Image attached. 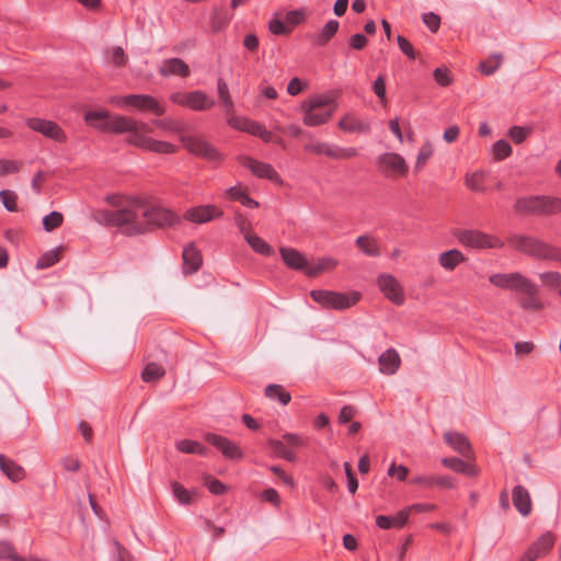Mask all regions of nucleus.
Returning a JSON list of instances; mask_svg holds the SVG:
<instances>
[{
	"label": "nucleus",
	"mask_w": 561,
	"mask_h": 561,
	"mask_svg": "<svg viewBox=\"0 0 561 561\" xmlns=\"http://www.w3.org/2000/svg\"><path fill=\"white\" fill-rule=\"evenodd\" d=\"M96 220L107 226L118 227L126 234L142 233L153 227H171L179 217L171 210L144 205L140 201H129L116 209L98 211Z\"/></svg>",
	"instance_id": "1"
},
{
	"label": "nucleus",
	"mask_w": 561,
	"mask_h": 561,
	"mask_svg": "<svg viewBox=\"0 0 561 561\" xmlns=\"http://www.w3.org/2000/svg\"><path fill=\"white\" fill-rule=\"evenodd\" d=\"M87 124L103 131L127 133V142L142 150L157 153H173L176 147L168 141L149 136L148 124L123 115H110L106 111H90L84 115Z\"/></svg>",
	"instance_id": "2"
},
{
	"label": "nucleus",
	"mask_w": 561,
	"mask_h": 561,
	"mask_svg": "<svg viewBox=\"0 0 561 561\" xmlns=\"http://www.w3.org/2000/svg\"><path fill=\"white\" fill-rule=\"evenodd\" d=\"M512 241L514 247L523 253L541 260L561 262V250L559 248L526 236H516Z\"/></svg>",
	"instance_id": "3"
},
{
	"label": "nucleus",
	"mask_w": 561,
	"mask_h": 561,
	"mask_svg": "<svg viewBox=\"0 0 561 561\" xmlns=\"http://www.w3.org/2000/svg\"><path fill=\"white\" fill-rule=\"evenodd\" d=\"M311 298L324 308L334 310H344L354 306L360 295L358 293L343 294L327 289H313L310 291Z\"/></svg>",
	"instance_id": "4"
},
{
	"label": "nucleus",
	"mask_w": 561,
	"mask_h": 561,
	"mask_svg": "<svg viewBox=\"0 0 561 561\" xmlns=\"http://www.w3.org/2000/svg\"><path fill=\"white\" fill-rule=\"evenodd\" d=\"M455 237L458 241L471 249L483 250V249H493V248H502L503 243L480 230L474 229H459L455 232Z\"/></svg>",
	"instance_id": "5"
},
{
	"label": "nucleus",
	"mask_w": 561,
	"mask_h": 561,
	"mask_svg": "<svg viewBox=\"0 0 561 561\" xmlns=\"http://www.w3.org/2000/svg\"><path fill=\"white\" fill-rule=\"evenodd\" d=\"M515 207L519 211L554 214L561 211V198L550 196L519 198Z\"/></svg>",
	"instance_id": "6"
},
{
	"label": "nucleus",
	"mask_w": 561,
	"mask_h": 561,
	"mask_svg": "<svg viewBox=\"0 0 561 561\" xmlns=\"http://www.w3.org/2000/svg\"><path fill=\"white\" fill-rule=\"evenodd\" d=\"M180 140L183 147L192 154L206 159L208 161H219L221 153L208 142L205 138L198 135H181Z\"/></svg>",
	"instance_id": "7"
},
{
	"label": "nucleus",
	"mask_w": 561,
	"mask_h": 561,
	"mask_svg": "<svg viewBox=\"0 0 561 561\" xmlns=\"http://www.w3.org/2000/svg\"><path fill=\"white\" fill-rule=\"evenodd\" d=\"M113 102L118 106H133L139 111L151 112L156 115H163L165 108L153 96L148 94H128L117 96Z\"/></svg>",
	"instance_id": "8"
},
{
	"label": "nucleus",
	"mask_w": 561,
	"mask_h": 561,
	"mask_svg": "<svg viewBox=\"0 0 561 561\" xmlns=\"http://www.w3.org/2000/svg\"><path fill=\"white\" fill-rule=\"evenodd\" d=\"M170 100L181 106L188 107L193 111H205L215 105V101L210 100L203 91L196 90L192 92H173Z\"/></svg>",
	"instance_id": "9"
},
{
	"label": "nucleus",
	"mask_w": 561,
	"mask_h": 561,
	"mask_svg": "<svg viewBox=\"0 0 561 561\" xmlns=\"http://www.w3.org/2000/svg\"><path fill=\"white\" fill-rule=\"evenodd\" d=\"M489 282L499 288L515 290L518 294L520 290L531 289L530 280L518 272L492 274Z\"/></svg>",
	"instance_id": "10"
},
{
	"label": "nucleus",
	"mask_w": 561,
	"mask_h": 561,
	"mask_svg": "<svg viewBox=\"0 0 561 561\" xmlns=\"http://www.w3.org/2000/svg\"><path fill=\"white\" fill-rule=\"evenodd\" d=\"M376 164L380 173L389 175H405L408 164L404 158L396 152H385L376 158Z\"/></svg>",
	"instance_id": "11"
},
{
	"label": "nucleus",
	"mask_w": 561,
	"mask_h": 561,
	"mask_svg": "<svg viewBox=\"0 0 561 561\" xmlns=\"http://www.w3.org/2000/svg\"><path fill=\"white\" fill-rule=\"evenodd\" d=\"M26 125L37 131L44 135L45 137L53 139L58 142H64L66 140V135L64 130L60 128L58 124H56L53 121H47L43 118H27Z\"/></svg>",
	"instance_id": "12"
},
{
	"label": "nucleus",
	"mask_w": 561,
	"mask_h": 561,
	"mask_svg": "<svg viewBox=\"0 0 561 561\" xmlns=\"http://www.w3.org/2000/svg\"><path fill=\"white\" fill-rule=\"evenodd\" d=\"M238 160L244 168L249 169L257 178L280 183V176L270 163L257 161L248 156H240Z\"/></svg>",
	"instance_id": "13"
},
{
	"label": "nucleus",
	"mask_w": 561,
	"mask_h": 561,
	"mask_svg": "<svg viewBox=\"0 0 561 561\" xmlns=\"http://www.w3.org/2000/svg\"><path fill=\"white\" fill-rule=\"evenodd\" d=\"M377 282L379 289L389 300L398 306L404 302L403 289L392 275L380 274Z\"/></svg>",
	"instance_id": "14"
},
{
	"label": "nucleus",
	"mask_w": 561,
	"mask_h": 561,
	"mask_svg": "<svg viewBox=\"0 0 561 561\" xmlns=\"http://www.w3.org/2000/svg\"><path fill=\"white\" fill-rule=\"evenodd\" d=\"M158 72L160 76L164 78H169L172 76L186 78L191 73L188 65L178 57L164 59L161 62Z\"/></svg>",
	"instance_id": "15"
},
{
	"label": "nucleus",
	"mask_w": 561,
	"mask_h": 561,
	"mask_svg": "<svg viewBox=\"0 0 561 561\" xmlns=\"http://www.w3.org/2000/svg\"><path fill=\"white\" fill-rule=\"evenodd\" d=\"M206 439L209 444L219 449L227 458L238 459L242 457L240 448L224 436L217 434H207Z\"/></svg>",
	"instance_id": "16"
},
{
	"label": "nucleus",
	"mask_w": 561,
	"mask_h": 561,
	"mask_svg": "<svg viewBox=\"0 0 561 561\" xmlns=\"http://www.w3.org/2000/svg\"><path fill=\"white\" fill-rule=\"evenodd\" d=\"M221 215L222 211L215 205H202L186 211V218L195 224H204Z\"/></svg>",
	"instance_id": "17"
},
{
	"label": "nucleus",
	"mask_w": 561,
	"mask_h": 561,
	"mask_svg": "<svg viewBox=\"0 0 561 561\" xmlns=\"http://www.w3.org/2000/svg\"><path fill=\"white\" fill-rule=\"evenodd\" d=\"M513 504L522 516H528L531 513L533 504L528 490L518 484L512 491Z\"/></svg>",
	"instance_id": "18"
},
{
	"label": "nucleus",
	"mask_w": 561,
	"mask_h": 561,
	"mask_svg": "<svg viewBox=\"0 0 561 561\" xmlns=\"http://www.w3.org/2000/svg\"><path fill=\"white\" fill-rule=\"evenodd\" d=\"M444 440L447 445H449L455 451L460 454L463 457H467L471 453V445L468 438L459 433L448 431L444 433Z\"/></svg>",
	"instance_id": "19"
},
{
	"label": "nucleus",
	"mask_w": 561,
	"mask_h": 561,
	"mask_svg": "<svg viewBox=\"0 0 561 561\" xmlns=\"http://www.w3.org/2000/svg\"><path fill=\"white\" fill-rule=\"evenodd\" d=\"M183 272L185 274H193L198 271L202 265L201 252L193 243L183 249Z\"/></svg>",
	"instance_id": "20"
},
{
	"label": "nucleus",
	"mask_w": 561,
	"mask_h": 561,
	"mask_svg": "<svg viewBox=\"0 0 561 561\" xmlns=\"http://www.w3.org/2000/svg\"><path fill=\"white\" fill-rule=\"evenodd\" d=\"M280 255L285 264L290 268L304 271L306 273V270L309 267L305 255L295 249L282 248Z\"/></svg>",
	"instance_id": "21"
},
{
	"label": "nucleus",
	"mask_w": 561,
	"mask_h": 561,
	"mask_svg": "<svg viewBox=\"0 0 561 561\" xmlns=\"http://www.w3.org/2000/svg\"><path fill=\"white\" fill-rule=\"evenodd\" d=\"M380 371L386 375H393L400 367L401 359L398 352L393 348L385 351L379 356Z\"/></svg>",
	"instance_id": "22"
},
{
	"label": "nucleus",
	"mask_w": 561,
	"mask_h": 561,
	"mask_svg": "<svg viewBox=\"0 0 561 561\" xmlns=\"http://www.w3.org/2000/svg\"><path fill=\"white\" fill-rule=\"evenodd\" d=\"M408 510H402L392 516L378 515L376 517V525L381 529L401 528L408 522Z\"/></svg>",
	"instance_id": "23"
},
{
	"label": "nucleus",
	"mask_w": 561,
	"mask_h": 561,
	"mask_svg": "<svg viewBox=\"0 0 561 561\" xmlns=\"http://www.w3.org/2000/svg\"><path fill=\"white\" fill-rule=\"evenodd\" d=\"M0 470L12 481L19 482L25 477L24 469L16 462L0 454Z\"/></svg>",
	"instance_id": "24"
},
{
	"label": "nucleus",
	"mask_w": 561,
	"mask_h": 561,
	"mask_svg": "<svg viewBox=\"0 0 561 561\" xmlns=\"http://www.w3.org/2000/svg\"><path fill=\"white\" fill-rule=\"evenodd\" d=\"M335 106H332L328 110H302L304 111V124L307 126H319L327 123L332 116Z\"/></svg>",
	"instance_id": "25"
},
{
	"label": "nucleus",
	"mask_w": 561,
	"mask_h": 561,
	"mask_svg": "<svg viewBox=\"0 0 561 561\" xmlns=\"http://www.w3.org/2000/svg\"><path fill=\"white\" fill-rule=\"evenodd\" d=\"M531 289L520 290L518 299L519 306L525 310H539L542 308V302L537 298V287L530 282Z\"/></svg>",
	"instance_id": "26"
},
{
	"label": "nucleus",
	"mask_w": 561,
	"mask_h": 561,
	"mask_svg": "<svg viewBox=\"0 0 561 561\" xmlns=\"http://www.w3.org/2000/svg\"><path fill=\"white\" fill-rule=\"evenodd\" d=\"M489 176V172L479 170L472 173H467L465 179L466 186L472 192L484 193L486 191L483 182Z\"/></svg>",
	"instance_id": "27"
},
{
	"label": "nucleus",
	"mask_w": 561,
	"mask_h": 561,
	"mask_svg": "<svg viewBox=\"0 0 561 561\" xmlns=\"http://www.w3.org/2000/svg\"><path fill=\"white\" fill-rule=\"evenodd\" d=\"M463 261L465 255L457 249L442 252L438 257L440 266L447 271H453L459 263Z\"/></svg>",
	"instance_id": "28"
},
{
	"label": "nucleus",
	"mask_w": 561,
	"mask_h": 561,
	"mask_svg": "<svg viewBox=\"0 0 561 561\" xmlns=\"http://www.w3.org/2000/svg\"><path fill=\"white\" fill-rule=\"evenodd\" d=\"M0 560H10V561H47L45 559L37 558L35 556H30L27 558L19 556L14 548L8 541L0 540Z\"/></svg>",
	"instance_id": "29"
},
{
	"label": "nucleus",
	"mask_w": 561,
	"mask_h": 561,
	"mask_svg": "<svg viewBox=\"0 0 561 561\" xmlns=\"http://www.w3.org/2000/svg\"><path fill=\"white\" fill-rule=\"evenodd\" d=\"M554 540L556 538L553 534L547 531L541 535L529 548L540 558L552 549Z\"/></svg>",
	"instance_id": "30"
},
{
	"label": "nucleus",
	"mask_w": 561,
	"mask_h": 561,
	"mask_svg": "<svg viewBox=\"0 0 561 561\" xmlns=\"http://www.w3.org/2000/svg\"><path fill=\"white\" fill-rule=\"evenodd\" d=\"M340 23L336 20L328 21L320 32L316 35V44L318 46H324L330 39L336 34Z\"/></svg>",
	"instance_id": "31"
},
{
	"label": "nucleus",
	"mask_w": 561,
	"mask_h": 561,
	"mask_svg": "<svg viewBox=\"0 0 561 561\" xmlns=\"http://www.w3.org/2000/svg\"><path fill=\"white\" fill-rule=\"evenodd\" d=\"M264 393L266 398L271 400H277L282 405H287L290 402L291 396L284 389L282 385L271 383L268 385Z\"/></svg>",
	"instance_id": "32"
},
{
	"label": "nucleus",
	"mask_w": 561,
	"mask_h": 561,
	"mask_svg": "<svg viewBox=\"0 0 561 561\" xmlns=\"http://www.w3.org/2000/svg\"><path fill=\"white\" fill-rule=\"evenodd\" d=\"M328 106H335L333 104V99L330 95H313L302 103L301 108L310 111L322 110Z\"/></svg>",
	"instance_id": "33"
},
{
	"label": "nucleus",
	"mask_w": 561,
	"mask_h": 561,
	"mask_svg": "<svg viewBox=\"0 0 561 561\" xmlns=\"http://www.w3.org/2000/svg\"><path fill=\"white\" fill-rule=\"evenodd\" d=\"M247 243L259 254L271 255L273 249L261 237L254 233H245Z\"/></svg>",
	"instance_id": "34"
},
{
	"label": "nucleus",
	"mask_w": 561,
	"mask_h": 561,
	"mask_svg": "<svg viewBox=\"0 0 561 561\" xmlns=\"http://www.w3.org/2000/svg\"><path fill=\"white\" fill-rule=\"evenodd\" d=\"M268 444L272 450L279 457L284 458L285 460L289 462H295L297 460L296 453L293 451L289 447H287V445L284 442L278 439H271Z\"/></svg>",
	"instance_id": "35"
},
{
	"label": "nucleus",
	"mask_w": 561,
	"mask_h": 561,
	"mask_svg": "<svg viewBox=\"0 0 561 561\" xmlns=\"http://www.w3.org/2000/svg\"><path fill=\"white\" fill-rule=\"evenodd\" d=\"M268 444L272 450L279 457L284 458L285 460L289 462H295L297 460L296 453L293 451L289 447H287V445L284 442L278 439H271Z\"/></svg>",
	"instance_id": "36"
},
{
	"label": "nucleus",
	"mask_w": 561,
	"mask_h": 561,
	"mask_svg": "<svg viewBox=\"0 0 561 561\" xmlns=\"http://www.w3.org/2000/svg\"><path fill=\"white\" fill-rule=\"evenodd\" d=\"M176 449L185 454L206 455L207 448L201 443L191 439H182L176 443Z\"/></svg>",
	"instance_id": "37"
},
{
	"label": "nucleus",
	"mask_w": 561,
	"mask_h": 561,
	"mask_svg": "<svg viewBox=\"0 0 561 561\" xmlns=\"http://www.w3.org/2000/svg\"><path fill=\"white\" fill-rule=\"evenodd\" d=\"M433 145L430 141H426L419 150L414 165L415 172L421 171L425 167L430 158L433 156Z\"/></svg>",
	"instance_id": "38"
},
{
	"label": "nucleus",
	"mask_w": 561,
	"mask_h": 561,
	"mask_svg": "<svg viewBox=\"0 0 561 561\" xmlns=\"http://www.w3.org/2000/svg\"><path fill=\"white\" fill-rule=\"evenodd\" d=\"M337 125L341 129L350 133L367 131L369 128L367 124L353 119L350 116L343 117Z\"/></svg>",
	"instance_id": "39"
},
{
	"label": "nucleus",
	"mask_w": 561,
	"mask_h": 561,
	"mask_svg": "<svg viewBox=\"0 0 561 561\" xmlns=\"http://www.w3.org/2000/svg\"><path fill=\"white\" fill-rule=\"evenodd\" d=\"M502 58L501 54H493L489 59L480 64L481 72L486 76L493 75L500 68Z\"/></svg>",
	"instance_id": "40"
},
{
	"label": "nucleus",
	"mask_w": 561,
	"mask_h": 561,
	"mask_svg": "<svg viewBox=\"0 0 561 561\" xmlns=\"http://www.w3.org/2000/svg\"><path fill=\"white\" fill-rule=\"evenodd\" d=\"M164 375V369L162 366L156 363H149L145 367L141 376L146 382L154 381L160 379Z\"/></svg>",
	"instance_id": "41"
},
{
	"label": "nucleus",
	"mask_w": 561,
	"mask_h": 561,
	"mask_svg": "<svg viewBox=\"0 0 561 561\" xmlns=\"http://www.w3.org/2000/svg\"><path fill=\"white\" fill-rule=\"evenodd\" d=\"M336 264H337L336 260H334L332 257H324V259L319 260L314 265H310L306 270V274L309 276H314L324 270L332 268V267L336 266Z\"/></svg>",
	"instance_id": "42"
},
{
	"label": "nucleus",
	"mask_w": 561,
	"mask_h": 561,
	"mask_svg": "<svg viewBox=\"0 0 561 561\" xmlns=\"http://www.w3.org/2000/svg\"><path fill=\"white\" fill-rule=\"evenodd\" d=\"M59 260V250L51 249L48 252L44 253L36 263V267L39 270L48 268L57 263Z\"/></svg>",
	"instance_id": "43"
},
{
	"label": "nucleus",
	"mask_w": 561,
	"mask_h": 561,
	"mask_svg": "<svg viewBox=\"0 0 561 561\" xmlns=\"http://www.w3.org/2000/svg\"><path fill=\"white\" fill-rule=\"evenodd\" d=\"M355 243L366 255L378 256L380 253L376 243L370 242L366 236H359Z\"/></svg>",
	"instance_id": "44"
},
{
	"label": "nucleus",
	"mask_w": 561,
	"mask_h": 561,
	"mask_svg": "<svg viewBox=\"0 0 561 561\" xmlns=\"http://www.w3.org/2000/svg\"><path fill=\"white\" fill-rule=\"evenodd\" d=\"M62 224V215L59 211H50L43 218V228L46 231H53Z\"/></svg>",
	"instance_id": "45"
},
{
	"label": "nucleus",
	"mask_w": 561,
	"mask_h": 561,
	"mask_svg": "<svg viewBox=\"0 0 561 561\" xmlns=\"http://www.w3.org/2000/svg\"><path fill=\"white\" fill-rule=\"evenodd\" d=\"M512 153V147L506 140H497L493 145V154L496 160H503Z\"/></svg>",
	"instance_id": "46"
},
{
	"label": "nucleus",
	"mask_w": 561,
	"mask_h": 561,
	"mask_svg": "<svg viewBox=\"0 0 561 561\" xmlns=\"http://www.w3.org/2000/svg\"><path fill=\"white\" fill-rule=\"evenodd\" d=\"M18 196L13 191L2 190L0 191V201L4 208L9 211L16 210Z\"/></svg>",
	"instance_id": "47"
},
{
	"label": "nucleus",
	"mask_w": 561,
	"mask_h": 561,
	"mask_svg": "<svg viewBox=\"0 0 561 561\" xmlns=\"http://www.w3.org/2000/svg\"><path fill=\"white\" fill-rule=\"evenodd\" d=\"M435 81L442 87H448L453 82L449 70L445 67H438L433 72Z\"/></svg>",
	"instance_id": "48"
},
{
	"label": "nucleus",
	"mask_w": 561,
	"mask_h": 561,
	"mask_svg": "<svg viewBox=\"0 0 561 561\" xmlns=\"http://www.w3.org/2000/svg\"><path fill=\"white\" fill-rule=\"evenodd\" d=\"M172 493L181 504H188L191 502V494L188 490L178 482L172 484Z\"/></svg>",
	"instance_id": "49"
},
{
	"label": "nucleus",
	"mask_w": 561,
	"mask_h": 561,
	"mask_svg": "<svg viewBox=\"0 0 561 561\" xmlns=\"http://www.w3.org/2000/svg\"><path fill=\"white\" fill-rule=\"evenodd\" d=\"M153 125L158 128L169 130L172 133H178L181 130V126L176 121H173L171 118H161V119H153Z\"/></svg>",
	"instance_id": "50"
},
{
	"label": "nucleus",
	"mask_w": 561,
	"mask_h": 561,
	"mask_svg": "<svg viewBox=\"0 0 561 561\" xmlns=\"http://www.w3.org/2000/svg\"><path fill=\"white\" fill-rule=\"evenodd\" d=\"M539 277L543 284L550 287L561 286V274L558 272H543L539 274Z\"/></svg>",
	"instance_id": "51"
},
{
	"label": "nucleus",
	"mask_w": 561,
	"mask_h": 561,
	"mask_svg": "<svg viewBox=\"0 0 561 561\" xmlns=\"http://www.w3.org/2000/svg\"><path fill=\"white\" fill-rule=\"evenodd\" d=\"M529 133H530L529 128L522 127V126H513L510 129L508 135L514 142L520 144L526 139V137L529 135Z\"/></svg>",
	"instance_id": "52"
},
{
	"label": "nucleus",
	"mask_w": 561,
	"mask_h": 561,
	"mask_svg": "<svg viewBox=\"0 0 561 561\" xmlns=\"http://www.w3.org/2000/svg\"><path fill=\"white\" fill-rule=\"evenodd\" d=\"M422 21L431 32H436L440 25V19L434 12L424 13Z\"/></svg>",
	"instance_id": "53"
},
{
	"label": "nucleus",
	"mask_w": 561,
	"mask_h": 561,
	"mask_svg": "<svg viewBox=\"0 0 561 561\" xmlns=\"http://www.w3.org/2000/svg\"><path fill=\"white\" fill-rule=\"evenodd\" d=\"M250 118L244 116H237V115H230L227 118V123L231 128H234L237 130L244 131Z\"/></svg>",
	"instance_id": "54"
},
{
	"label": "nucleus",
	"mask_w": 561,
	"mask_h": 561,
	"mask_svg": "<svg viewBox=\"0 0 561 561\" xmlns=\"http://www.w3.org/2000/svg\"><path fill=\"white\" fill-rule=\"evenodd\" d=\"M20 170V163L14 160L0 159V176L15 173Z\"/></svg>",
	"instance_id": "55"
},
{
	"label": "nucleus",
	"mask_w": 561,
	"mask_h": 561,
	"mask_svg": "<svg viewBox=\"0 0 561 561\" xmlns=\"http://www.w3.org/2000/svg\"><path fill=\"white\" fill-rule=\"evenodd\" d=\"M305 19L306 14L301 9L288 11L285 15V22L290 25H298L304 22Z\"/></svg>",
	"instance_id": "56"
},
{
	"label": "nucleus",
	"mask_w": 561,
	"mask_h": 561,
	"mask_svg": "<svg viewBox=\"0 0 561 561\" xmlns=\"http://www.w3.org/2000/svg\"><path fill=\"white\" fill-rule=\"evenodd\" d=\"M397 43L401 49V51L411 59L415 58V50L413 45L403 36H397Z\"/></svg>",
	"instance_id": "57"
},
{
	"label": "nucleus",
	"mask_w": 561,
	"mask_h": 561,
	"mask_svg": "<svg viewBox=\"0 0 561 561\" xmlns=\"http://www.w3.org/2000/svg\"><path fill=\"white\" fill-rule=\"evenodd\" d=\"M108 58L116 66H123L127 60V56L125 55L124 49L119 46L112 48Z\"/></svg>",
	"instance_id": "58"
},
{
	"label": "nucleus",
	"mask_w": 561,
	"mask_h": 561,
	"mask_svg": "<svg viewBox=\"0 0 561 561\" xmlns=\"http://www.w3.org/2000/svg\"><path fill=\"white\" fill-rule=\"evenodd\" d=\"M374 93L382 101H386V81L383 76H378L371 87Z\"/></svg>",
	"instance_id": "59"
},
{
	"label": "nucleus",
	"mask_w": 561,
	"mask_h": 561,
	"mask_svg": "<svg viewBox=\"0 0 561 561\" xmlns=\"http://www.w3.org/2000/svg\"><path fill=\"white\" fill-rule=\"evenodd\" d=\"M408 472H409V469L405 466H403V465L397 466L394 462H392L390 465V467L388 468V474L390 477L396 476L399 481L405 480Z\"/></svg>",
	"instance_id": "60"
},
{
	"label": "nucleus",
	"mask_w": 561,
	"mask_h": 561,
	"mask_svg": "<svg viewBox=\"0 0 561 561\" xmlns=\"http://www.w3.org/2000/svg\"><path fill=\"white\" fill-rule=\"evenodd\" d=\"M442 463L455 472H460L463 469V460L457 457H445L442 459Z\"/></svg>",
	"instance_id": "61"
},
{
	"label": "nucleus",
	"mask_w": 561,
	"mask_h": 561,
	"mask_svg": "<svg viewBox=\"0 0 561 561\" xmlns=\"http://www.w3.org/2000/svg\"><path fill=\"white\" fill-rule=\"evenodd\" d=\"M268 28L271 33L275 35H283L289 32L288 27L285 25V23L279 19H272L268 22Z\"/></svg>",
	"instance_id": "62"
},
{
	"label": "nucleus",
	"mask_w": 561,
	"mask_h": 561,
	"mask_svg": "<svg viewBox=\"0 0 561 561\" xmlns=\"http://www.w3.org/2000/svg\"><path fill=\"white\" fill-rule=\"evenodd\" d=\"M328 147H329V142L318 141V142L307 144L305 146V149L307 151L313 152L316 154H324V156H327Z\"/></svg>",
	"instance_id": "63"
},
{
	"label": "nucleus",
	"mask_w": 561,
	"mask_h": 561,
	"mask_svg": "<svg viewBox=\"0 0 561 561\" xmlns=\"http://www.w3.org/2000/svg\"><path fill=\"white\" fill-rule=\"evenodd\" d=\"M283 437L290 447H300L307 444V440L299 434L286 433Z\"/></svg>",
	"instance_id": "64"
}]
</instances>
